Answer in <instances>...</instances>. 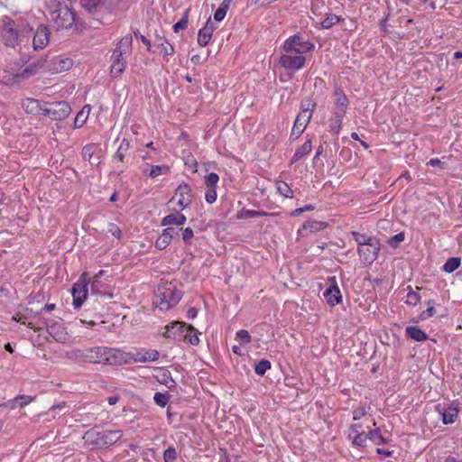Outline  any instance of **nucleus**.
Listing matches in <instances>:
<instances>
[{
    "mask_svg": "<svg viewBox=\"0 0 462 462\" xmlns=\"http://www.w3.org/2000/svg\"><path fill=\"white\" fill-rule=\"evenodd\" d=\"M104 346H93L84 349H73L67 353L69 359L78 363L103 364Z\"/></svg>",
    "mask_w": 462,
    "mask_h": 462,
    "instance_id": "5",
    "label": "nucleus"
},
{
    "mask_svg": "<svg viewBox=\"0 0 462 462\" xmlns=\"http://www.w3.org/2000/svg\"><path fill=\"white\" fill-rule=\"evenodd\" d=\"M181 291H178L172 282H162L154 291V304L161 310L165 311L177 305L181 299Z\"/></svg>",
    "mask_w": 462,
    "mask_h": 462,
    "instance_id": "3",
    "label": "nucleus"
},
{
    "mask_svg": "<svg viewBox=\"0 0 462 462\" xmlns=\"http://www.w3.org/2000/svg\"><path fill=\"white\" fill-rule=\"evenodd\" d=\"M177 459V450L174 447H169L163 452L164 462H175Z\"/></svg>",
    "mask_w": 462,
    "mask_h": 462,
    "instance_id": "47",
    "label": "nucleus"
},
{
    "mask_svg": "<svg viewBox=\"0 0 462 462\" xmlns=\"http://www.w3.org/2000/svg\"><path fill=\"white\" fill-rule=\"evenodd\" d=\"M22 106L28 114H43L44 104L42 105L37 99L26 98L23 100Z\"/></svg>",
    "mask_w": 462,
    "mask_h": 462,
    "instance_id": "23",
    "label": "nucleus"
},
{
    "mask_svg": "<svg viewBox=\"0 0 462 462\" xmlns=\"http://www.w3.org/2000/svg\"><path fill=\"white\" fill-rule=\"evenodd\" d=\"M112 65L110 74L113 78H118L122 75L125 69V62L124 61L123 55L114 52L112 55Z\"/></svg>",
    "mask_w": 462,
    "mask_h": 462,
    "instance_id": "20",
    "label": "nucleus"
},
{
    "mask_svg": "<svg viewBox=\"0 0 462 462\" xmlns=\"http://www.w3.org/2000/svg\"><path fill=\"white\" fill-rule=\"evenodd\" d=\"M205 199L208 204H213L217 199L216 188H208L205 193Z\"/></svg>",
    "mask_w": 462,
    "mask_h": 462,
    "instance_id": "56",
    "label": "nucleus"
},
{
    "mask_svg": "<svg viewBox=\"0 0 462 462\" xmlns=\"http://www.w3.org/2000/svg\"><path fill=\"white\" fill-rule=\"evenodd\" d=\"M343 19L340 16H337L334 14H328L326 18L321 22V28L329 29L334 24L339 23Z\"/></svg>",
    "mask_w": 462,
    "mask_h": 462,
    "instance_id": "40",
    "label": "nucleus"
},
{
    "mask_svg": "<svg viewBox=\"0 0 462 462\" xmlns=\"http://www.w3.org/2000/svg\"><path fill=\"white\" fill-rule=\"evenodd\" d=\"M420 295L417 291H411L407 294L405 302L408 305L416 306L420 301Z\"/></svg>",
    "mask_w": 462,
    "mask_h": 462,
    "instance_id": "49",
    "label": "nucleus"
},
{
    "mask_svg": "<svg viewBox=\"0 0 462 462\" xmlns=\"http://www.w3.org/2000/svg\"><path fill=\"white\" fill-rule=\"evenodd\" d=\"M405 332L409 337L417 342H422L428 339L427 334L418 327H407Z\"/></svg>",
    "mask_w": 462,
    "mask_h": 462,
    "instance_id": "26",
    "label": "nucleus"
},
{
    "mask_svg": "<svg viewBox=\"0 0 462 462\" xmlns=\"http://www.w3.org/2000/svg\"><path fill=\"white\" fill-rule=\"evenodd\" d=\"M50 8V19L57 29H69L73 25L75 14L65 3L51 2Z\"/></svg>",
    "mask_w": 462,
    "mask_h": 462,
    "instance_id": "4",
    "label": "nucleus"
},
{
    "mask_svg": "<svg viewBox=\"0 0 462 462\" xmlns=\"http://www.w3.org/2000/svg\"><path fill=\"white\" fill-rule=\"evenodd\" d=\"M108 232L111 233L115 237L120 238L122 236V231L119 226L114 223H110L108 225Z\"/></svg>",
    "mask_w": 462,
    "mask_h": 462,
    "instance_id": "58",
    "label": "nucleus"
},
{
    "mask_svg": "<svg viewBox=\"0 0 462 462\" xmlns=\"http://www.w3.org/2000/svg\"><path fill=\"white\" fill-rule=\"evenodd\" d=\"M194 332H196V330ZM191 333L192 332L188 333V336L183 337V339L188 340L193 346H197L199 343V338L197 333H194L193 335Z\"/></svg>",
    "mask_w": 462,
    "mask_h": 462,
    "instance_id": "62",
    "label": "nucleus"
},
{
    "mask_svg": "<svg viewBox=\"0 0 462 462\" xmlns=\"http://www.w3.org/2000/svg\"><path fill=\"white\" fill-rule=\"evenodd\" d=\"M188 10L185 12L184 16L173 25V30L175 32H180V30H183L188 25Z\"/></svg>",
    "mask_w": 462,
    "mask_h": 462,
    "instance_id": "52",
    "label": "nucleus"
},
{
    "mask_svg": "<svg viewBox=\"0 0 462 462\" xmlns=\"http://www.w3.org/2000/svg\"><path fill=\"white\" fill-rule=\"evenodd\" d=\"M100 2L101 0H80V5L85 10L92 12L99 5Z\"/></svg>",
    "mask_w": 462,
    "mask_h": 462,
    "instance_id": "50",
    "label": "nucleus"
},
{
    "mask_svg": "<svg viewBox=\"0 0 462 462\" xmlns=\"http://www.w3.org/2000/svg\"><path fill=\"white\" fill-rule=\"evenodd\" d=\"M283 49L287 52H295L296 54H304L314 49V44L309 41H305L301 36L295 34L289 37L284 44Z\"/></svg>",
    "mask_w": 462,
    "mask_h": 462,
    "instance_id": "7",
    "label": "nucleus"
},
{
    "mask_svg": "<svg viewBox=\"0 0 462 462\" xmlns=\"http://www.w3.org/2000/svg\"><path fill=\"white\" fill-rule=\"evenodd\" d=\"M134 35L137 39H140L147 46V51H151V42L144 35L141 34L138 31L134 32Z\"/></svg>",
    "mask_w": 462,
    "mask_h": 462,
    "instance_id": "64",
    "label": "nucleus"
},
{
    "mask_svg": "<svg viewBox=\"0 0 462 462\" xmlns=\"http://www.w3.org/2000/svg\"><path fill=\"white\" fill-rule=\"evenodd\" d=\"M461 264L460 257H450L444 263L442 270L448 273H451L456 271Z\"/></svg>",
    "mask_w": 462,
    "mask_h": 462,
    "instance_id": "34",
    "label": "nucleus"
},
{
    "mask_svg": "<svg viewBox=\"0 0 462 462\" xmlns=\"http://www.w3.org/2000/svg\"><path fill=\"white\" fill-rule=\"evenodd\" d=\"M54 64V69L56 71H65L69 70L73 64V61L71 59L69 58H62V57H56L53 60Z\"/></svg>",
    "mask_w": 462,
    "mask_h": 462,
    "instance_id": "28",
    "label": "nucleus"
},
{
    "mask_svg": "<svg viewBox=\"0 0 462 462\" xmlns=\"http://www.w3.org/2000/svg\"><path fill=\"white\" fill-rule=\"evenodd\" d=\"M405 239V234L404 232H400L396 234L395 236L390 237L387 241L388 245L393 248L399 247L400 244L403 242Z\"/></svg>",
    "mask_w": 462,
    "mask_h": 462,
    "instance_id": "45",
    "label": "nucleus"
},
{
    "mask_svg": "<svg viewBox=\"0 0 462 462\" xmlns=\"http://www.w3.org/2000/svg\"><path fill=\"white\" fill-rule=\"evenodd\" d=\"M436 411L441 416L445 425L452 424L458 417L460 411L458 403L451 402L449 404L439 403L435 406Z\"/></svg>",
    "mask_w": 462,
    "mask_h": 462,
    "instance_id": "13",
    "label": "nucleus"
},
{
    "mask_svg": "<svg viewBox=\"0 0 462 462\" xmlns=\"http://www.w3.org/2000/svg\"><path fill=\"white\" fill-rule=\"evenodd\" d=\"M236 338L241 340L243 344H248L251 342V336L245 329H240L236 332Z\"/></svg>",
    "mask_w": 462,
    "mask_h": 462,
    "instance_id": "53",
    "label": "nucleus"
},
{
    "mask_svg": "<svg viewBox=\"0 0 462 462\" xmlns=\"http://www.w3.org/2000/svg\"><path fill=\"white\" fill-rule=\"evenodd\" d=\"M277 189L281 195L285 198H291L293 196V191L290 188V186L284 181L277 182Z\"/></svg>",
    "mask_w": 462,
    "mask_h": 462,
    "instance_id": "44",
    "label": "nucleus"
},
{
    "mask_svg": "<svg viewBox=\"0 0 462 462\" xmlns=\"http://www.w3.org/2000/svg\"><path fill=\"white\" fill-rule=\"evenodd\" d=\"M179 234L178 230H176L174 227H167L162 231V234L164 236H168V239L171 241V239Z\"/></svg>",
    "mask_w": 462,
    "mask_h": 462,
    "instance_id": "60",
    "label": "nucleus"
},
{
    "mask_svg": "<svg viewBox=\"0 0 462 462\" xmlns=\"http://www.w3.org/2000/svg\"><path fill=\"white\" fill-rule=\"evenodd\" d=\"M42 326H45L49 335L53 337L57 342L65 343L69 335L63 326L61 320H41L40 321Z\"/></svg>",
    "mask_w": 462,
    "mask_h": 462,
    "instance_id": "10",
    "label": "nucleus"
},
{
    "mask_svg": "<svg viewBox=\"0 0 462 462\" xmlns=\"http://www.w3.org/2000/svg\"><path fill=\"white\" fill-rule=\"evenodd\" d=\"M195 331V328L185 322L175 321L166 326L164 337L176 340H181L188 336V333Z\"/></svg>",
    "mask_w": 462,
    "mask_h": 462,
    "instance_id": "9",
    "label": "nucleus"
},
{
    "mask_svg": "<svg viewBox=\"0 0 462 462\" xmlns=\"http://www.w3.org/2000/svg\"><path fill=\"white\" fill-rule=\"evenodd\" d=\"M312 145L311 141L307 140L300 147L297 149L295 152L293 157L291 158V163L296 162L300 159H301L303 156L309 154L311 152Z\"/></svg>",
    "mask_w": 462,
    "mask_h": 462,
    "instance_id": "31",
    "label": "nucleus"
},
{
    "mask_svg": "<svg viewBox=\"0 0 462 462\" xmlns=\"http://www.w3.org/2000/svg\"><path fill=\"white\" fill-rule=\"evenodd\" d=\"M45 61H46V60L42 58V59H39L38 60L31 63L28 67H26L23 69V71L22 73L23 77L27 78L29 76L35 74L39 69H41L44 67Z\"/></svg>",
    "mask_w": 462,
    "mask_h": 462,
    "instance_id": "30",
    "label": "nucleus"
},
{
    "mask_svg": "<svg viewBox=\"0 0 462 462\" xmlns=\"http://www.w3.org/2000/svg\"><path fill=\"white\" fill-rule=\"evenodd\" d=\"M215 30L214 24L208 20L205 26L199 31L198 34V43L201 47H205L209 42L212 33Z\"/></svg>",
    "mask_w": 462,
    "mask_h": 462,
    "instance_id": "21",
    "label": "nucleus"
},
{
    "mask_svg": "<svg viewBox=\"0 0 462 462\" xmlns=\"http://www.w3.org/2000/svg\"><path fill=\"white\" fill-rule=\"evenodd\" d=\"M33 399H34L33 397L29 396V395H23V394L18 395L12 401V402H13L12 408H15L16 406L23 407L24 405L32 402Z\"/></svg>",
    "mask_w": 462,
    "mask_h": 462,
    "instance_id": "43",
    "label": "nucleus"
},
{
    "mask_svg": "<svg viewBox=\"0 0 462 462\" xmlns=\"http://www.w3.org/2000/svg\"><path fill=\"white\" fill-rule=\"evenodd\" d=\"M360 426L357 424H354L350 427V430L353 433H356V436L353 439V444L357 447H363L367 439V433L359 432Z\"/></svg>",
    "mask_w": 462,
    "mask_h": 462,
    "instance_id": "29",
    "label": "nucleus"
},
{
    "mask_svg": "<svg viewBox=\"0 0 462 462\" xmlns=\"http://www.w3.org/2000/svg\"><path fill=\"white\" fill-rule=\"evenodd\" d=\"M169 399L170 395L168 394V393H162L158 392L155 393L153 396L154 402L161 407H165L169 402Z\"/></svg>",
    "mask_w": 462,
    "mask_h": 462,
    "instance_id": "46",
    "label": "nucleus"
},
{
    "mask_svg": "<svg viewBox=\"0 0 462 462\" xmlns=\"http://www.w3.org/2000/svg\"><path fill=\"white\" fill-rule=\"evenodd\" d=\"M129 148H130L129 141L127 139L124 138L121 141L119 147L117 148L115 158L117 159L121 162H124L125 156L126 152H128Z\"/></svg>",
    "mask_w": 462,
    "mask_h": 462,
    "instance_id": "38",
    "label": "nucleus"
},
{
    "mask_svg": "<svg viewBox=\"0 0 462 462\" xmlns=\"http://www.w3.org/2000/svg\"><path fill=\"white\" fill-rule=\"evenodd\" d=\"M193 230L190 227H186L182 233V239L187 245L191 244V238L193 237Z\"/></svg>",
    "mask_w": 462,
    "mask_h": 462,
    "instance_id": "57",
    "label": "nucleus"
},
{
    "mask_svg": "<svg viewBox=\"0 0 462 462\" xmlns=\"http://www.w3.org/2000/svg\"><path fill=\"white\" fill-rule=\"evenodd\" d=\"M226 14V11L224 10V8L218 7L217 10L214 14V19L217 22H220L225 18Z\"/></svg>",
    "mask_w": 462,
    "mask_h": 462,
    "instance_id": "63",
    "label": "nucleus"
},
{
    "mask_svg": "<svg viewBox=\"0 0 462 462\" xmlns=\"http://www.w3.org/2000/svg\"><path fill=\"white\" fill-rule=\"evenodd\" d=\"M33 25L22 15H4L0 19V41L2 44L21 56L27 63L31 59V39Z\"/></svg>",
    "mask_w": 462,
    "mask_h": 462,
    "instance_id": "1",
    "label": "nucleus"
},
{
    "mask_svg": "<svg viewBox=\"0 0 462 462\" xmlns=\"http://www.w3.org/2000/svg\"><path fill=\"white\" fill-rule=\"evenodd\" d=\"M169 171L170 168L167 165H155L151 168L149 177L156 178L161 174H167Z\"/></svg>",
    "mask_w": 462,
    "mask_h": 462,
    "instance_id": "42",
    "label": "nucleus"
},
{
    "mask_svg": "<svg viewBox=\"0 0 462 462\" xmlns=\"http://www.w3.org/2000/svg\"><path fill=\"white\" fill-rule=\"evenodd\" d=\"M268 214L263 211L256 210H244L242 212L241 217L249 218V217H259L267 216Z\"/></svg>",
    "mask_w": 462,
    "mask_h": 462,
    "instance_id": "54",
    "label": "nucleus"
},
{
    "mask_svg": "<svg viewBox=\"0 0 462 462\" xmlns=\"http://www.w3.org/2000/svg\"><path fill=\"white\" fill-rule=\"evenodd\" d=\"M171 241L168 239V236L161 235L155 242V246L160 250H163L169 245Z\"/></svg>",
    "mask_w": 462,
    "mask_h": 462,
    "instance_id": "55",
    "label": "nucleus"
},
{
    "mask_svg": "<svg viewBox=\"0 0 462 462\" xmlns=\"http://www.w3.org/2000/svg\"><path fill=\"white\" fill-rule=\"evenodd\" d=\"M97 150V145L95 143H88V144L85 145L82 149L81 154H82L83 158L86 161H88V162L91 165L98 163V162L97 160H92L93 155L95 154Z\"/></svg>",
    "mask_w": 462,
    "mask_h": 462,
    "instance_id": "27",
    "label": "nucleus"
},
{
    "mask_svg": "<svg viewBox=\"0 0 462 462\" xmlns=\"http://www.w3.org/2000/svg\"><path fill=\"white\" fill-rule=\"evenodd\" d=\"M145 362L156 361L159 358V352L157 350H151L143 352Z\"/></svg>",
    "mask_w": 462,
    "mask_h": 462,
    "instance_id": "59",
    "label": "nucleus"
},
{
    "mask_svg": "<svg viewBox=\"0 0 462 462\" xmlns=\"http://www.w3.org/2000/svg\"><path fill=\"white\" fill-rule=\"evenodd\" d=\"M123 434L119 430H104L95 426L84 433L83 440L92 448H106L116 444Z\"/></svg>",
    "mask_w": 462,
    "mask_h": 462,
    "instance_id": "2",
    "label": "nucleus"
},
{
    "mask_svg": "<svg viewBox=\"0 0 462 462\" xmlns=\"http://www.w3.org/2000/svg\"><path fill=\"white\" fill-rule=\"evenodd\" d=\"M89 110H90V107L89 106H85L76 116L75 117V120H74V127L75 128H79L81 127L87 118H88V115L89 113Z\"/></svg>",
    "mask_w": 462,
    "mask_h": 462,
    "instance_id": "36",
    "label": "nucleus"
},
{
    "mask_svg": "<svg viewBox=\"0 0 462 462\" xmlns=\"http://www.w3.org/2000/svg\"><path fill=\"white\" fill-rule=\"evenodd\" d=\"M306 59L304 56L283 54L280 57L279 63L286 69L299 70L305 64Z\"/></svg>",
    "mask_w": 462,
    "mask_h": 462,
    "instance_id": "16",
    "label": "nucleus"
},
{
    "mask_svg": "<svg viewBox=\"0 0 462 462\" xmlns=\"http://www.w3.org/2000/svg\"><path fill=\"white\" fill-rule=\"evenodd\" d=\"M367 439L376 445H383L388 442V439L382 435L381 430L379 428L369 430L367 433Z\"/></svg>",
    "mask_w": 462,
    "mask_h": 462,
    "instance_id": "33",
    "label": "nucleus"
},
{
    "mask_svg": "<svg viewBox=\"0 0 462 462\" xmlns=\"http://www.w3.org/2000/svg\"><path fill=\"white\" fill-rule=\"evenodd\" d=\"M133 360L134 362H141L145 363V358L143 352H136L134 354H130V361Z\"/></svg>",
    "mask_w": 462,
    "mask_h": 462,
    "instance_id": "61",
    "label": "nucleus"
},
{
    "mask_svg": "<svg viewBox=\"0 0 462 462\" xmlns=\"http://www.w3.org/2000/svg\"><path fill=\"white\" fill-rule=\"evenodd\" d=\"M104 362L109 365H121L130 363V353H125L118 348L104 346Z\"/></svg>",
    "mask_w": 462,
    "mask_h": 462,
    "instance_id": "12",
    "label": "nucleus"
},
{
    "mask_svg": "<svg viewBox=\"0 0 462 462\" xmlns=\"http://www.w3.org/2000/svg\"><path fill=\"white\" fill-rule=\"evenodd\" d=\"M308 115L305 114H299L295 119L293 127L291 132V138L292 139H298L301 134L304 132L306 126L310 123V116H307Z\"/></svg>",
    "mask_w": 462,
    "mask_h": 462,
    "instance_id": "18",
    "label": "nucleus"
},
{
    "mask_svg": "<svg viewBox=\"0 0 462 462\" xmlns=\"http://www.w3.org/2000/svg\"><path fill=\"white\" fill-rule=\"evenodd\" d=\"M351 236H353L354 240L357 243L358 247H364L368 243L375 239L374 237L367 236L365 234H361L356 231H352Z\"/></svg>",
    "mask_w": 462,
    "mask_h": 462,
    "instance_id": "37",
    "label": "nucleus"
},
{
    "mask_svg": "<svg viewBox=\"0 0 462 462\" xmlns=\"http://www.w3.org/2000/svg\"><path fill=\"white\" fill-rule=\"evenodd\" d=\"M186 222V217L181 213L170 214L162 219V226H168L176 225L178 226H183Z\"/></svg>",
    "mask_w": 462,
    "mask_h": 462,
    "instance_id": "24",
    "label": "nucleus"
},
{
    "mask_svg": "<svg viewBox=\"0 0 462 462\" xmlns=\"http://www.w3.org/2000/svg\"><path fill=\"white\" fill-rule=\"evenodd\" d=\"M104 283L99 279H93L91 282V292L93 294H101V295H106L108 298H112L113 294L108 292L106 293L103 291Z\"/></svg>",
    "mask_w": 462,
    "mask_h": 462,
    "instance_id": "39",
    "label": "nucleus"
},
{
    "mask_svg": "<svg viewBox=\"0 0 462 462\" xmlns=\"http://www.w3.org/2000/svg\"><path fill=\"white\" fill-rule=\"evenodd\" d=\"M175 194H179L180 197L177 204L182 208H187L192 197L190 186L186 182L180 183L176 189Z\"/></svg>",
    "mask_w": 462,
    "mask_h": 462,
    "instance_id": "19",
    "label": "nucleus"
},
{
    "mask_svg": "<svg viewBox=\"0 0 462 462\" xmlns=\"http://www.w3.org/2000/svg\"><path fill=\"white\" fill-rule=\"evenodd\" d=\"M153 46L155 47L154 51H158L160 54H163L164 56H171L174 53L173 46L169 43L167 40L160 37L159 35H156Z\"/></svg>",
    "mask_w": 462,
    "mask_h": 462,
    "instance_id": "22",
    "label": "nucleus"
},
{
    "mask_svg": "<svg viewBox=\"0 0 462 462\" xmlns=\"http://www.w3.org/2000/svg\"><path fill=\"white\" fill-rule=\"evenodd\" d=\"M271 368V362L265 359H262L254 365V373L257 375L263 376L267 370Z\"/></svg>",
    "mask_w": 462,
    "mask_h": 462,
    "instance_id": "41",
    "label": "nucleus"
},
{
    "mask_svg": "<svg viewBox=\"0 0 462 462\" xmlns=\"http://www.w3.org/2000/svg\"><path fill=\"white\" fill-rule=\"evenodd\" d=\"M206 185L208 188H217V184L219 180V177L217 173L211 172L205 177Z\"/></svg>",
    "mask_w": 462,
    "mask_h": 462,
    "instance_id": "51",
    "label": "nucleus"
},
{
    "mask_svg": "<svg viewBox=\"0 0 462 462\" xmlns=\"http://www.w3.org/2000/svg\"><path fill=\"white\" fill-rule=\"evenodd\" d=\"M332 280L334 283L325 290L323 296L330 306H335L341 301L342 295L337 284L336 283L335 277H333Z\"/></svg>",
    "mask_w": 462,
    "mask_h": 462,
    "instance_id": "17",
    "label": "nucleus"
},
{
    "mask_svg": "<svg viewBox=\"0 0 462 462\" xmlns=\"http://www.w3.org/2000/svg\"><path fill=\"white\" fill-rule=\"evenodd\" d=\"M132 44H133V37L131 34H127V35L124 36L119 41L114 52L118 53V51H120L121 55L126 54L131 51Z\"/></svg>",
    "mask_w": 462,
    "mask_h": 462,
    "instance_id": "25",
    "label": "nucleus"
},
{
    "mask_svg": "<svg viewBox=\"0 0 462 462\" xmlns=\"http://www.w3.org/2000/svg\"><path fill=\"white\" fill-rule=\"evenodd\" d=\"M333 98H334V116L336 118H337L338 121H340V118H344L347 107L349 106V101L343 91L342 88L339 87H336L333 91Z\"/></svg>",
    "mask_w": 462,
    "mask_h": 462,
    "instance_id": "14",
    "label": "nucleus"
},
{
    "mask_svg": "<svg viewBox=\"0 0 462 462\" xmlns=\"http://www.w3.org/2000/svg\"><path fill=\"white\" fill-rule=\"evenodd\" d=\"M328 223L324 221L309 220L306 221L303 226V230H309L311 233L319 232L325 229L328 226Z\"/></svg>",
    "mask_w": 462,
    "mask_h": 462,
    "instance_id": "32",
    "label": "nucleus"
},
{
    "mask_svg": "<svg viewBox=\"0 0 462 462\" xmlns=\"http://www.w3.org/2000/svg\"><path fill=\"white\" fill-rule=\"evenodd\" d=\"M316 107V102H314L310 98H305L300 103V114L308 115L307 116L311 118L314 108Z\"/></svg>",
    "mask_w": 462,
    "mask_h": 462,
    "instance_id": "35",
    "label": "nucleus"
},
{
    "mask_svg": "<svg viewBox=\"0 0 462 462\" xmlns=\"http://www.w3.org/2000/svg\"><path fill=\"white\" fill-rule=\"evenodd\" d=\"M428 305L429 307L427 308V310H423L419 316V319L420 320L428 319L429 318L432 317L436 312L433 305V300H429Z\"/></svg>",
    "mask_w": 462,
    "mask_h": 462,
    "instance_id": "48",
    "label": "nucleus"
},
{
    "mask_svg": "<svg viewBox=\"0 0 462 462\" xmlns=\"http://www.w3.org/2000/svg\"><path fill=\"white\" fill-rule=\"evenodd\" d=\"M381 249L378 239H374L364 247H358L357 253L365 263H372L375 261Z\"/></svg>",
    "mask_w": 462,
    "mask_h": 462,
    "instance_id": "15",
    "label": "nucleus"
},
{
    "mask_svg": "<svg viewBox=\"0 0 462 462\" xmlns=\"http://www.w3.org/2000/svg\"><path fill=\"white\" fill-rule=\"evenodd\" d=\"M70 112V106L65 101L44 103L43 115L51 120H63L69 116Z\"/></svg>",
    "mask_w": 462,
    "mask_h": 462,
    "instance_id": "6",
    "label": "nucleus"
},
{
    "mask_svg": "<svg viewBox=\"0 0 462 462\" xmlns=\"http://www.w3.org/2000/svg\"><path fill=\"white\" fill-rule=\"evenodd\" d=\"M51 31L46 24H40L33 32L31 39V50L37 51L44 49L50 42Z\"/></svg>",
    "mask_w": 462,
    "mask_h": 462,
    "instance_id": "8",
    "label": "nucleus"
},
{
    "mask_svg": "<svg viewBox=\"0 0 462 462\" xmlns=\"http://www.w3.org/2000/svg\"><path fill=\"white\" fill-rule=\"evenodd\" d=\"M88 284L87 273H84L80 275L79 281L72 287L73 296V306L75 309H79L82 306L88 295Z\"/></svg>",
    "mask_w": 462,
    "mask_h": 462,
    "instance_id": "11",
    "label": "nucleus"
}]
</instances>
